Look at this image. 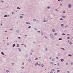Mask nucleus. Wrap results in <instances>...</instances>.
I'll return each mask as SVG.
<instances>
[{
	"mask_svg": "<svg viewBox=\"0 0 73 73\" xmlns=\"http://www.w3.org/2000/svg\"><path fill=\"white\" fill-rule=\"evenodd\" d=\"M68 8H71V5L69 4L68 5Z\"/></svg>",
	"mask_w": 73,
	"mask_h": 73,
	"instance_id": "nucleus-1",
	"label": "nucleus"
},
{
	"mask_svg": "<svg viewBox=\"0 0 73 73\" xmlns=\"http://www.w3.org/2000/svg\"><path fill=\"white\" fill-rule=\"evenodd\" d=\"M62 17H63V18H66V16L64 15H63L62 16Z\"/></svg>",
	"mask_w": 73,
	"mask_h": 73,
	"instance_id": "nucleus-2",
	"label": "nucleus"
},
{
	"mask_svg": "<svg viewBox=\"0 0 73 73\" xmlns=\"http://www.w3.org/2000/svg\"><path fill=\"white\" fill-rule=\"evenodd\" d=\"M60 61H61L62 62H63V61H64V59H60Z\"/></svg>",
	"mask_w": 73,
	"mask_h": 73,
	"instance_id": "nucleus-3",
	"label": "nucleus"
},
{
	"mask_svg": "<svg viewBox=\"0 0 73 73\" xmlns=\"http://www.w3.org/2000/svg\"><path fill=\"white\" fill-rule=\"evenodd\" d=\"M52 32H55V30H54V29H52Z\"/></svg>",
	"mask_w": 73,
	"mask_h": 73,
	"instance_id": "nucleus-4",
	"label": "nucleus"
},
{
	"mask_svg": "<svg viewBox=\"0 0 73 73\" xmlns=\"http://www.w3.org/2000/svg\"><path fill=\"white\" fill-rule=\"evenodd\" d=\"M52 72H54V70L53 69H52Z\"/></svg>",
	"mask_w": 73,
	"mask_h": 73,
	"instance_id": "nucleus-5",
	"label": "nucleus"
},
{
	"mask_svg": "<svg viewBox=\"0 0 73 73\" xmlns=\"http://www.w3.org/2000/svg\"><path fill=\"white\" fill-rule=\"evenodd\" d=\"M38 65V63H36L35 64V66H36V65Z\"/></svg>",
	"mask_w": 73,
	"mask_h": 73,
	"instance_id": "nucleus-6",
	"label": "nucleus"
},
{
	"mask_svg": "<svg viewBox=\"0 0 73 73\" xmlns=\"http://www.w3.org/2000/svg\"><path fill=\"white\" fill-rule=\"evenodd\" d=\"M15 46V44H13V47H14Z\"/></svg>",
	"mask_w": 73,
	"mask_h": 73,
	"instance_id": "nucleus-7",
	"label": "nucleus"
},
{
	"mask_svg": "<svg viewBox=\"0 0 73 73\" xmlns=\"http://www.w3.org/2000/svg\"><path fill=\"white\" fill-rule=\"evenodd\" d=\"M57 73H58V72H60V70H57Z\"/></svg>",
	"mask_w": 73,
	"mask_h": 73,
	"instance_id": "nucleus-8",
	"label": "nucleus"
},
{
	"mask_svg": "<svg viewBox=\"0 0 73 73\" xmlns=\"http://www.w3.org/2000/svg\"><path fill=\"white\" fill-rule=\"evenodd\" d=\"M31 61V60L30 59H29L28 60V61H29V62H30Z\"/></svg>",
	"mask_w": 73,
	"mask_h": 73,
	"instance_id": "nucleus-9",
	"label": "nucleus"
},
{
	"mask_svg": "<svg viewBox=\"0 0 73 73\" xmlns=\"http://www.w3.org/2000/svg\"><path fill=\"white\" fill-rule=\"evenodd\" d=\"M1 53L2 54H3V55H4V53H3V52H1Z\"/></svg>",
	"mask_w": 73,
	"mask_h": 73,
	"instance_id": "nucleus-10",
	"label": "nucleus"
},
{
	"mask_svg": "<svg viewBox=\"0 0 73 73\" xmlns=\"http://www.w3.org/2000/svg\"><path fill=\"white\" fill-rule=\"evenodd\" d=\"M58 40H62V39L61 38H59L58 39Z\"/></svg>",
	"mask_w": 73,
	"mask_h": 73,
	"instance_id": "nucleus-11",
	"label": "nucleus"
},
{
	"mask_svg": "<svg viewBox=\"0 0 73 73\" xmlns=\"http://www.w3.org/2000/svg\"><path fill=\"white\" fill-rule=\"evenodd\" d=\"M20 19H21V18H23V16H21L20 17Z\"/></svg>",
	"mask_w": 73,
	"mask_h": 73,
	"instance_id": "nucleus-12",
	"label": "nucleus"
},
{
	"mask_svg": "<svg viewBox=\"0 0 73 73\" xmlns=\"http://www.w3.org/2000/svg\"><path fill=\"white\" fill-rule=\"evenodd\" d=\"M26 23L27 24H30V23L29 22H26Z\"/></svg>",
	"mask_w": 73,
	"mask_h": 73,
	"instance_id": "nucleus-13",
	"label": "nucleus"
},
{
	"mask_svg": "<svg viewBox=\"0 0 73 73\" xmlns=\"http://www.w3.org/2000/svg\"><path fill=\"white\" fill-rule=\"evenodd\" d=\"M41 35H42L43 34H42V31H41Z\"/></svg>",
	"mask_w": 73,
	"mask_h": 73,
	"instance_id": "nucleus-14",
	"label": "nucleus"
},
{
	"mask_svg": "<svg viewBox=\"0 0 73 73\" xmlns=\"http://www.w3.org/2000/svg\"><path fill=\"white\" fill-rule=\"evenodd\" d=\"M68 56H70V57H72V55H71V54H68Z\"/></svg>",
	"mask_w": 73,
	"mask_h": 73,
	"instance_id": "nucleus-15",
	"label": "nucleus"
},
{
	"mask_svg": "<svg viewBox=\"0 0 73 73\" xmlns=\"http://www.w3.org/2000/svg\"><path fill=\"white\" fill-rule=\"evenodd\" d=\"M70 44V45H72V42H70L69 43Z\"/></svg>",
	"mask_w": 73,
	"mask_h": 73,
	"instance_id": "nucleus-16",
	"label": "nucleus"
},
{
	"mask_svg": "<svg viewBox=\"0 0 73 73\" xmlns=\"http://www.w3.org/2000/svg\"><path fill=\"white\" fill-rule=\"evenodd\" d=\"M6 72H7V73H8L9 72V71H8V70H7L6 71Z\"/></svg>",
	"mask_w": 73,
	"mask_h": 73,
	"instance_id": "nucleus-17",
	"label": "nucleus"
},
{
	"mask_svg": "<svg viewBox=\"0 0 73 73\" xmlns=\"http://www.w3.org/2000/svg\"><path fill=\"white\" fill-rule=\"evenodd\" d=\"M19 44H17V47H19Z\"/></svg>",
	"mask_w": 73,
	"mask_h": 73,
	"instance_id": "nucleus-18",
	"label": "nucleus"
},
{
	"mask_svg": "<svg viewBox=\"0 0 73 73\" xmlns=\"http://www.w3.org/2000/svg\"><path fill=\"white\" fill-rule=\"evenodd\" d=\"M57 35V33H55L54 34V35H55V36H56V35Z\"/></svg>",
	"mask_w": 73,
	"mask_h": 73,
	"instance_id": "nucleus-19",
	"label": "nucleus"
},
{
	"mask_svg": "<svg viewBox=\"0 0 73 73\" xmlns=\"http://www.w3.org/2000/svg\"><path fill=\"white\" fill-rule=\"evenodd\" d=\"M28 55H25L26 57H28Z\"/></svg>",
	"mask_w": 73,
	"mask_h": 73,
	"instance_id": "nucleus-20",
	"label": "nucleus"
},
{
	"mask_svg": "<svg viewBox=\"0 0 73 73\" xmlns=\"http://www.w3.org/2000/svg\"><path fill=\"white\" fill-rule=\"evenodd\" d=\"M33 21H36V19H33Z\"/></svg>",
	"mask_w": 73,
	"mask_h": 73,
	"instance_id": "nucleus-21",
	"label": "nucleus"
},
{
	"mask_svg": "<svg viewBox=\"0 0 73 73\" xmlns=\"http://www.w3.org/2000/svg\"><path fill=\"white\" fill-rule=\"evenodd\" d=\"M44 66V64H42L41 65L42 67H43V66Z\"/></svg>",
	"mask_w": 73,
	"mask_h": 73,
	"instance_id": "nucleus-22",
	"label": "nucleus"
},
{
	"mask_svg": "<svg viewBox=\"0 0 73 73\" xmlns=\"http://www.w3.org/2000/svg\"><path fill=\"white\" fill-rule=\"evenodd\" d=\"M48 9H50V7H47Z\"/></svg>",
	"mask_w": 73,
	"mask_h": 73,
	"instance_id": "nucleus-23",
	"label": "nucleus"
},
{
	"mask_svg": "<svg viewBox=\"0 0 73 73\" xmlns=\"http://www.w3.org/2000/svg\"><path fill=\"white\" fill-rule=\"evenodd\" d=\"M61 49H62L64 50H65V49H64V48H61Z\"/></svg>",
	"mask_w": 73,
	"mask_h": 73,
	"instance_id": "nucleus-24",
	"label": "nucleus"
},
{
	"mask_svg": "<svg viewBox=\"0 0 73 73\" xmlns=\"http://www.w3.org/2000/svg\"><path fill=\"white\" fill-rule=\"evenodd\" d=\"M50 63L51 64H53V63L52 62H51Z\"/></svg>",
	"mask_w": 73,
	"mask_h": 73,
	"instance_id": "nucleus-25",
	"label": "nucleus"
},
{
	"mask_svg": "<svg viewBox=\"0 0 73 73\" xmlns=\"http://www.w3.org/2000/svg\"><path fill=\"white\" fill-rule=\"evenodd\" d=\"M17 9H20V8H19V7H17Z\"/></svg>",
	"mask_w": 73,
	"mask_h": 73,
	"instance_id": "nucleus-26",
	"label": "nucleus"
},
{
	"mask_svg": "<svg viewBox=\"0 0 73 73\" xmlns=\"http://www.w3.org/2000/svg\"><path fill=\"white\" fill-rule=\"evenodd\" d=\"M41 65V64H38V65L39 66H40V65Z\"/></svg>",
	"mask_w": 73,
	"mask_h": 73,
	"instance_id": "nucleus-27",
	"label": "nucleus"
},
{
	"mask_svg": "<svg viewBox=\"0 0 73 73\" xmlns=\"http://www.w3.org/2000/svg\"><path fill=\"white\" fill-rule=\"evenodd\" d=\"M61 27H63V26H64V25H63V24H62L61 25Z\"/></svg>",
	"mask_w": 73,
	"mask_h": 73,
	"instance_id": "nucleus-28",
	"label": "nucleus"
},
{
	"mask_svg": "<svg viewBox=\"0 0 73 73\" xmlns=\"http://www.w3.org/2000/svg\"><path fill=\"white\" fill-rule=\"evenodd\" d=\"M62 35L63 36H64V35H65V34H64V33H63V34H62Z\"/></svg>",
	"mask_w": 73,
	"mask_h": 73,
	"instance_id": "nucleus-29",
	"label": "nucleus"
},
{
	"mask_svg": "<svg viewBox=\"0 0 73 73\" xmlns=\"http://www.w3.org/2000/svg\"><path fill=\"white\" fill-rule=\"evenodd\" d=\"M4 17H7V15H5L4 16Z\"/></svg>",
	"mask_w": 73,
	"mask_h": 73,
	"instance_id": "nucleus-30",
	"label": "nucleus"
},
{
	"mask_svg": "<svg viewBox=\"0 0 73 73\" xmlns=\"http://www.w3.org/2000/svg\"><path fill=\"white\" fill-rule=\"evenodd\" d=\"M7 45H9V43H7Z\"/></svg>",
	"mask_w": 73,
	"mask_h": 73,
	"instance_id": "nucleus-31",
	"label": "nucleus"
},
{
	"mask_svg": "<svg viewBox=\"0 0 73 73\" xmlns=\"http://www.w3.org/2000/svg\"><path fill=\"white\" fill-rule=\"evenodd\" d=\"M21 68H22V69H24V67L22 66L21 67Z\"/></svg>",
	"mask_w": 73,
	"mask_h": 73,
	"instance_id": "nucleus-32",
	"label": "nucleus"
},
{
	"mask_svg": "<svg viewBox=\"0 0 73 73\" xmlns=\"http://www.w3.org/2000/svg\"><path fill=\"white\" fill-rule=\"evenodd\" d=\"M55 11H58V10H57V9H55Z\"/></svg>",
	"mask_w": 73,
	"mask_h": 73,
	"instance_id": "nucleus-33",
	"label": "nucleus"
},
{
	"mask_svg": "<svg viewBox=\"0 0 73 73\" xmlns=\"http://www.w3.org/2000/svg\"><path fill=\"white\" fill-rule=\"evenodd\" d=\"M37 59H38V58H36V59L35 60H37Z\"/></svg>",
	"mask_w": 73,
	"mask_h": 73,
	"instance_id": "nucleus-34",
	"label": "nucleus"
},
{
	"mask_svg": "<svg viewBox=\"0 0 73 73\" xmlns=\"http://www.w3.org/2000/svg\"><path fill=\"white\" fill-rule=\"evenodd\" d=\"M31 26H30L28 27V28L29 29L30 28H31Z\"/></svg>",
	"mask_w": 73,
	"mask_h": 73,
	"instance_id": "nucleus-35",
	"label": "nucleus"
},
{
	"mask_svg": "<svg viewBox=\"0 0 73 73\" xmlns=\"http://www.w3.org/2000/svg\"><path fill=\"white\" fill-rule=\"evenodd\" d=\"M19 51H21V50H20V48H19Z\"/></svg>",
	"mask_w": 73,
	"mask_h": 73,
	"instance_id": "nucleus-36",
	"label": "nucleus"
},
{
	"mask_svg": "<svg viewBox=\"0 0 73 73\" xmlns=\"http://www.w3.org/2000/svg\"><path fill=\"white\" fill-rule=\"evenodd\" d=\"M18 38H19V39H20L21 38L20 37H19Z\"/></svg>",
	"mask_w": 73,
	"mask_h": 73,
	"instance_id": "nucleus-37",
	"label": "nucleus"
},
{
	"mask_svg": "<svg viewBox=\"0 0 73 73\" xmlns=\"http://www.w3.org/2000/svg\"><path fill=\"white\" fill-rule=\"evenodd\" d=\"M60 20H63L62 18H61L60 19Z\"/></svg>",
	"mask_w": 73,
	"mask_h": 73,
	"instance_id": "nucleus-38",
	"label": "nucleus"
},
{
	"mask_svg": "<svg viewBox=\"0 0 73 73\" xmlns=\"http://www.w3.org/2000/svg\"><path fill=\"white\" fill-rule=\"evenodd\" d=\"M72 65H73V62H72L71 63Z\"/></svg>",
	"mask_w": 73,
	"mask_h": 73,
	"instance_id": "nucleus-39",
	"label": "nucleus"
},
{
	"mask_svg": "<svg viewBox=\"0 0 73 73\" xmlns=\"http://www.w3.org/2000/svg\"><path fill=\"white\" fill-rule=\"evenodd\" d=\"M66 65H68V64L67 62H66Z\"/></svg>",
	"mask_w": 73,
	"mask_h": 73,
	"instance_id": "nucleus-40",
	"label": "nucleus"
},
{
	"mask_svg": "<svg viewBox=\"0 0 73 73\" xmlns=\"http://www.w3.org/2000/svg\"><path fill=\"white\" fill-rule=\"evenodd\" d=\"M54 59H52V61H54Z\"/></svg>",
	"mask_w": 73,
	"mask_h": 73,
	"instance_id": "nucleus-41",
	"label": "nucleus"
},
{
	"mask_svg": "<svg viewBox=\"0 0 73 73\" xmlns=\"http://www.w3.org/2000/svg\"><path fill=\"white\" fill-rule=\"evenodd\" d=\"M67 38L68 39H69L70 38H69V37H67Z\"/></svg>",
	"mask_w": 73,
	"mask_h": 73,
	"instance_id": "nucleus-42",
	"label": "nucleus"
},
{
	"mask_svg": "<svg viewBox=\"0 0 73 73\" xmlns=\"http://www.w3.org/2000/svg\"><path fill=\"white\" fill-rule=\"evenodd\" d=\"M56 46H58V44H56Z\"/></svg>",
	"mask_w": 73,
	"mask_h": 73,
	"instance_id": "nucleus-43",
	"label": "nucleus"
},
{
	"mask_svg": "<svg viewBox=\"0 0 73 73\" xmlns=\"http://www.w3.org/2000/svg\"><path fill=\"white\" fill-rule=\"evenodd\" d=\"M30 54L32 55V53H30Z\"/></svg>",
	"mask_w": 73,
	"mask_h": 73,
	"instance_id": "nucleus-44",
	"label": "nucleus"
},
{
	"mask_svg": "<svg viewBox=\"0 0 73 73\" xmlns=\"http://www.w3.org/2000/svg\"><path fill=\"white\" fill-rule=\"evenodd\" d=\"M13 29H11L10 30H11H11H12Z\"/></svg>",
	"mask_w": 73,
	"mask_h": 73,
	"instance_id": "nucleus-45",
	"label": "nucleus"
},
{
	"mask_svg": "<svg viewBox=\"0 0 73 73\" xmlns=\"http://www.w3.org/2000/svg\"><path fill=\"white\" fill-rule=\"evenodd\" d=\"M47 50V48H46V50Z\"/></svg>",
	"mask_w": 73,
	"mask_h": 73,
	"instance_id": "nucleus-46",
	"label": "nucleus"
},
{
	"mask_svg": "<svg viewBox=\"0 0 73 73\" xmlns=\"http://www.w3.org/2000/svg\"><path fill=\"white\" fill-rule=\"evenodd\" d=\"M43 21H44V22H45V20H44Z\"/></svg>",
	"mask_w": 73,
	"mask_h": 73,
	"instance_id": "nucleus-47",
	"label": "nucleus"
},
{
	"mask_svg": "<svg viewBox=\"0 0 73 73\" xmlns=\"http://www.w3.org/2000/svg\"><path fill=\"white\" fill-rule=\"evenodd\" d=\"M60 6H62V4H60Z\"/></svg>",
	"mask_w": 73,
	"mask_h": 73,
	"instance_id": "nucleus-48",
	"label": "nucleus"
},
{
	"mask_svg": "<svg viewBox=\"0 0 73 73\" xmlns=\"http://www.w3.org/2000/svg\"><path fill=\"white\" fill-rule=\"evenodd\" d=\"M50 73H53V72L52 71H51L50 72Z\"/></svg>",
	"mask_w": 73,
	"mask_h": 73,
	"instance_id": "nucleus-49",
	"label": "nucleus"
},
{
	"mask_svg": "<svg viewBox=\"0 0 73 73\" xmlns=\"http://www.w3.org/2000/svg\"><path fill=\"white\" fill-rule=\"evenodd\" d=\"M63 13H65V11H63Z\"/></svg>",
	"mask_w": 73,
	"mask_h": 73,
	"instance_id": "nucleus-50",
	"label": "nucleus"
},
{
	"mask_svg": "<svg viewBox=\"0 0 73 73\" xmlns=\"http://www.w3.org/2000/svg\"><path fill=\"white\" fill-rule=\"evenodd\" d=\"M24 63L23 62V63H22L23 65H24Z\"/></svg>",
	"mask_w": 73,
	"mask_h": 73,
	"instance_id": "nucleus-51",
	"label": "nucleus"
},
{
	"mask_svg": "<svg viewBox=\"0 0 73 73\" xmlns=\"http://www.w3.org/2000/svg\"><path fill=\"white\" fill-rule=\"evenodd\" d=\"M31 51L32 52H33V50H31Z\"/></svg>",
	"mask_w": 73,
	"mask_h": 73,
	"instance_id": "nucleus-52",
	"label": "nucleus"
},
{
	"mask_svg": "<svg viewBox=\"0 0 73 73\" xmlns=\"http://www.w3.org/2000/svg\"><path fill=\"white\" fill-rule=\"evenodd\" d=\"M56 58L57 59H58V57H56Z\"/></svg>",
	"mask_w": 73,
	"mask_h": 73,
	"instance_id": "nucleus-53",
	"label": "nucleus"
},
{
	"mask_svg": "<svg viewBox=\"0 0 73 73\" xmlns=\"http://www.w3.org/2000/svg\"><path fill=\"white\" fill-rule=\"evenodd\" d=\"M12 14H13V12H12Z\"/></svg>",
	"mask_w": 73,
	"mask_h": 73,
	"instance_id": "nucleus-54",
	"label": "nucleus"
},
{
	"mask_svg": "<svg viewBox=\"0 0 73 73\" xmlns=\"http://www.w3.org/2000/svg\"><path fill=\"white\" fill-rule=\"evenodd\" d=\"M12 64L13 65H14V63H12Z\"/></svg>",
	"mask_w": 73,
	"mask_h": 73,
	"instance_id": "nucleus-55",
	"label": "nucleus"
},
{
	"mask_svg": "<svg viewBox=\"0 0 73 73\" xmlns=\"http://www.w3.org/2000/svg\"><path fill=\"white\" fill-rule=\"evenodd\" d=\"M38 32L39 33H40V31H38Z\"/></svg>",
	"mask_w": 73,
	"mask_h": 73,
	"instance_id": "nucleus-56",
	"label": "nucleus"
},
{
	"mask_svg": "<svg viewBox=\"0 0 73 73\" xmlns=\"http://www.w3.org/2000/svg\"><path fill=\"white\" fill-rule=\"evenodd\" d=\"M22 45H24V44H22Z\"/></svg>",
	"mask_w": 73,
	"mask_h": 73,
	"instance_id": "nucleus-57",
	"label": "nucleus"
},
{
	"mask_svg": "<svg viewBox=\"0 0 73 73\" xmlns=\"http://www.w3.org/2000/svg\"><path fill=\"white\" fill-rule=\"evenodd\" d=\"M24 46L25 47H26V45H24Z\"/></svg>",
	"mask_w": 73,
	"mask_h": 73,
	"instance_id": "nucleus-58",
	"label": "nucleus"
},
{
	"mask_svg": "<svg viewBox=\"0 0 73 73\" xmlns=\"http://www.w3.org/2000/svg\"><path fill=\"white\" fill-rule=\"evenodd\" d=\"M3 25V24H2V23H1V25Z\"/></svg>",
	"mask_w": 73,
	"mask_h": 73,
	"instance_id": "nucleus-59",
	"label": "nucleus"
},
{
	"mask_svg": "<svg viewBox=\"0 0 73 73\" xmlns=\"http://www.w3.org/2000/svg\"><path fill=\"white\" fill-rule=\"evenodd\" d=\"M58 66H59V64H58Z\"/></svg>",
	"mask_w": 73,
	"mask_h": 73,
	"instance_id": "nucleus-60",
	"label": "nucleus"
},
{
	"mask_svg": "<svg viewBox=\"0 0 73 73\" xmlns=\"http://www.w3.org/2000/svg\"><path fill=\"white\" fill-rule=\"evenodd\" d=\"M67 36H69V34H67Z\"/></svg>",
	"mask_w": 73,
	"mask_h": 73,
	"instance_id": "nucleus-61",
	"label": "nucleus"
},
{
	"mask_svg": "<svg viewBox=\"0 0 73 73\" xmlns=\"http://www.w3.org/2000/svg\"><path fill=\"white\" fill-rule=\"evenodd\" d=\"M50 59H51V57L50 58Z\"/></svg>",
	"mask_w": 73,
	"mask_h": 73,
	"instance_id": "nucleus-62",
	"label": "nucleus"
},
{
	"mask_svg": "<svg viewBox=\"0 0 73 73\" xmlns=\"http://www.w3.org/2000/svg\"><path fill=\"white\" fill-rule=\"evenodd\" d=\"M7 39H8V37H7Z\"/></svg>",
	"mask_w": 73,
	"mask_h": 73,
	"instance_id": "nucleus-63",
	"label": "nucleus"
},
{
	"mask_svg": "<svg viewBox=\"0 0 73 73\" xmlns=\"http://www.w3.org/2000/svg\"><path fill=\"white\" fill-rule=\"evenodd\" d=\"M25 36H27V35H25Z\"/></svg>",
	"mask_w": 73,
	"mask_h": 73,
	"instance_id": "nucleus-64",
	"label": "nucleus"
}]
</instances>
